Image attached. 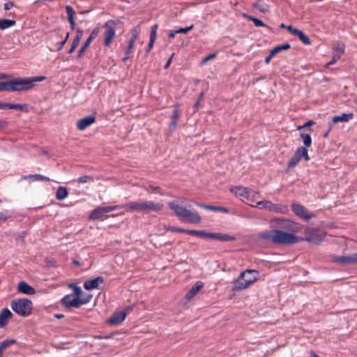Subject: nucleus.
Instances as JSON below:
<instances>
[{
	"label": "nucleus",
	"mask_w": 357,
	"mask_h": 357,
	"mask_svg": "<svg viewBox=\"0 0 357 357\" xmlns=\"http://www.w3.org/2000/svg\"><path fill=\"white\" fill-rule=\"evenodd\" d=\"M274 56L275 55H272V52H271L270 54L265 59L266 63H268Z\"/></svg>",
	"instance_id": "bf43d9fd"
},
{
	"label": "nucleus",
	"mask_w": 357,
	"mask_h": 357,
	"mask_svg": "<svg viewBox=\"0 0 357 357\" xmlns=\"http://www.w3.org/2000/svg\"><path fill=\"white\" fill-rule=\"evenodd\" d=\"M271 222L275 223L280 228L288 230L289 232L296 233L301 229L300 224L294 222L288 219H274Z\"/></svg>",
	"instance_id": "9d476101"
},
{
	"label": "nucleus",
	"mask_w": 357,
	"mask_h": 357,
	"mask_svg": "<svg viewBox=\"0 0 357 357\" xmlns=\"http://www.w3.org/2000/svg\"><path fill=\"white\" fill-rule=\"evenodd\" d=\"M301 137L303 139V144L305 147H300L296 150L294 157L289 162V167H294L302 158H304L305 160H310L306 147H309L311 145V137L309 134H304L303 132H301Z\"/></svg>",
	"instance_id": "423d86ee"
},
{
	"label": "nucleus",
	"mask_w": 357,
	"mask_h": 357,
	"mask_svg": "<svg viewBox=\"0 0 357 357\" xmlns=\"http://www.w3.org/2000/svg\"><path fill=\"white\" fill-rule=\"evenodd\" d=\"M259 278V273L256 270L247 269L243 271L233 284V291H241L247 289Z\"/></svg>",
	"instance_id": "20e7f679"
},
{
	"label": "nucleus",
	"mask_w": 357,
	"mask_h": 357,
	"mask_svg": "<svg viewBox=\"0 0 357 357\" xmlns=\"http://www.w3.org/2000/svg\"><path fill=\"white\" fill-rule=\"evenodd\" d=\"M139 32H140V29H139V26L135 27L132 30V37H131V38L129 40L128 48H127V50L126 52V56L123 59V61L124 62H126V61L128 59L129 55H130V54L131 53V52H132V50L133 49L134 44L135 43L136 39L138 37V35H139Z\"/></svg>",
	"instance_id": "2eb2a0df"
},
{
	"label": "nucleus",
	"mask_w": 357,
	"mask_h": 357,
	"mask_svg": "<svg viewBox=\"0 0 357 357\" xmlns=\"http://www.w3.org/2000/svg\"><path fill=\"white\" fill-rule=\"evenodd\" d=\"M69 38V33H68L64 38L63 40H62L60 44H59V47H58V50H61L63 47L64 46V45L66 44V41L68 40Z\"/></svg>",
	"instance_id": "3c124183"
},
{
	"label": "nucleus",
	"mask_w": 357,
	"mask_h": 357,
	"mask_svg": "<svg viewBox=\"0 0 357 357\" xmlns=\"http://www.w3.org/2000/svg\"><path fill=\"white\" fill-rule=\"evenodd\" d=\"M292 210L298 216L304 220H309L311 218L312 215L309 213L306 209L301 205L294 204L292 205Z\"/></svg>",
	"instance_id": "6ab92c4d"
},
{
	"label": "nucleus",
	"mask_w": 357,
	"mask_h": 357,
	"mask_svg": "<svg viewBox=\"0 0 357 357\" xmlns=\"http://www.w3.org/2000/svg\"><path fill=\"white\" fill-rule=\"evenodd\" d=\"M250 206L283 214L287 213L288 211L287 206L282 204H273L270 201H259L256 202V204H250Z\"/></svg>",
	"instance_id": "6e6552de"
},
{
	"label": "nucleus",
	"mask_w": 357,
	"mask_h": 357,
	"mask_svg": "<svg viewBox=\"0 0 357 357\" xmlns=\"http://www.w3.org/2000/svg\"><path fill=\"white\" fill-rule=\"evenodd\" d=\"M11 309L17 314L26 317L31 314L33 303L28 298L13 300L10 303Z\"/></svg>",
	"instance_id": "0eeeda50"
},
{
	"label": "nucleus",
	"mask_w": 357,
	"mask_h": 357,
	"mask_svg": "<svg viewBox=\"0 0 357 357\" xmlns=\"http://www.w3.org/2000/svg\"><path fill=\"white\" fill-rule=\"evenodd\" d=\"M200 102H201V98H199V100H197V102L195 104V107H196V109L198 108V107H199V105L200 104Z\"/></svg>",
	"instance_id": "0e129e2a"
},
{
	"label": "nucleus",
	"mask_w": 357,
	"mask_h": 357,
	"mask_svg": "<svg viewBox=\"0 0 357 357\" xmlns=\"http://www.w3.org/2000/svg\"><path fill=\"white\" fill-rule=\"evenodd\" d=\"M66 10L68 14V19L74 18L73 15L75 14V11L72 6H66Z\"/></svg>",
	"instance_id": "79ce46f5"
},
{
	"label": "nucleus",
	"mask_w": 357,
	"mask_h": 357,
	"mask_svg": "<svg viewBox=\"0 0 357 357\" xmlns=\"http://www.w3.org/2000/svg\"><path fill=\"white\" fill-rule=\"evenodd\" d=\"M15 343V340H4L0 343V357L3 356V351L10 345Z\"/></svg>",
	"instance_id": "e433bc0d"
},
{
	"label": "nucleus",
	"mask_w": 357,
	"mask_h": 357,
	"mask_svg": "<svg viewBox=\"0 0 357 357\" xmlns=\"http://www.w3.org/2000/svg\"><path fill=\"white\" fill-rule=\"evenodd\" d=\"M16 22L9 19L0 20V29L4 30L8 29L15 24Z\"/></svg>",
	"instance_id": "2f4dec72"
},
{
	"label": "nucleus",
	"mask_w": 357,
	"mask_h": 357,
	"mask_svg": "<svg viewBox=\"0 0 357 357\" xmlns=\"http://www.w3.org/2000/svg\"><path fill=\"white\" fill-rule=\"evenodd\" d=\"M326 233L323 231L314 230V244H319L324 239Z\"/></svg>",
	"instance_id": "473e14b6"
},
{
	"label": "nucleus",
	"mask_w": 357,
	"mask_h": 357,
	"mask_svg": "<svg viewBox=\"0 0 357 357\" xmlns=\"http://www.w3.org/2000/svg\"><path fill=\"white\" fill-rule=\"evenodd\" d=\"M105 29L104 36V45L107 47H109L113 38L116 35L115 22L113 20H109L104 24Z\"/></svg>",
	"instance_id": "f8f14e48"
},
{
	"label": "nucleus",
	"mask_w": 357,
	"mask_h": 357,
	"mask_svg": "<svg viewBox=\"0 0 357 357\" xmlns=\"http://www.w3.org/2000/svg\"><path fill=\"white\" fill-rule=\"evenodd\" d=\"M204 284L201 281H197L190 289V291L186 294L185 298L188 299H191L193 298L199 291L203 287Z\"/></svg>",
	"instance_id": "393cba45"
},
{
	"label": "nucleus",
	"mask_w": 357,
	"mask_h": 357,
	"mask_svg": "<svg viewBox=\"0 0 357 357\" xmlns=\"http://www.w3.org/2000/svg\"><path fill=\"white\" fill-rule=\"evenodd\" d=\"M334 261L343 265L357 264V253L350 255L337 256L335 257Z\"/></svg>",
	"instance_id": "dca6fc26"
},
{
	"label": "nucleus",
	"mask_w": 357,
	"mask_h": 357,
	"mask_svg": "<svg viewBox=\"0 0 357 357\" xmlns=\"http://www.w3.org/2000/svg\"><path fill=\"white\" fill-rule=\"evenodd\" d=\"M174 56V54H172L171 57L167 61V63L165 66V69H167V68H168L169 67V66H170V64H171V63L172 61V58H173Z\"/></svg>",
	"instance_id": "13d9d810"
},
{
	"label": "nucleus",
	"mask_w": 357,
	"mask_h": 357,
	"mask_svg": "<svg viewBox=\"0 0 357 357\" xmlns=\"http://www.w3.org/2000/svg\"><path fill=\"white\" fill-rule=\"evenodd\" d=\"M68 195V190L66 187H59L56 193V198L57 200L61 201L65 199Z\"/></svg>",
	"instance_id": "c756f323"
},
{
	"label": "nucleus",
	"mask_w": 357,
	"mask_h": 357,
	"mask_svg": "<svg viewBox=\"0 0 357 357\" xmlns=\"http://www.w3.org/2000/svg\"><path fill=\"white\" fill-rule=\"evenodd\" d=\"M6 220H7V216L3 212H0V222L6 221Z\"/></svg>",
	"instance_id": "052dcab7"
},
{
	"label": "nucleus",
	"mask_w": 357,
	"mask_h": 357,
	"mask_svg": "<svg viewBox=\"0 0 357 357\" xmlns=\"http://www.w3.org/2000/svg\"><path fill=\"white\" fill-rule=\"evenodd\" d=\"M5 125V122L0 121V127H2Z\"/></svg>",
	"instance_id": "774afa93"
},
{
	"label": "nucleus",
	"mask_w": 357,
	"mask_h": 357,
	"mask_svg": "<svg viewBox=\"0 0 357 357\" xmlns=\"http://www.w3.org/2000/svg\"><path fill=\"white\" fill-rule=\"evenodd\" d=\"M82 34H83V31L82 30H80V29L77 30L76 36L74 38V40L72 43L71 47L68 50L69 54H72L75 51V50L78 47L80 40L82 37Z\"/></svg>",
	"instance_id": "cd10ccee"
},
{
	"label": "nucleus",
	"mask_w": 357,
	"mask_h": 357,
	"mask_svg": "<svg viewBox=\"0 0 357 357\" xmlns=\"http://www.w3.org/2000/svg\"><path fill=\"white\" fill-rule=\"evenodd\" d=\"M196 206L203 208L208 209V210L214 211H221V212H225V213H227L229 211L228 209L226 208L205 205L203 204L197 203Z\"/></svg>",
	"instance_id": "7c9ffc66"
},
{
	"label": "nucleus",
	"mask_w": 357,
	"mask_h": 357,
	"mask_svg": "<svg viewBox=\"0 0 357 357\" xmlns=\"http://www.w3.org/2000/svg\"><path fill=\"white\" fill-rule=\"evenodd\" d=\"M27 179H31L32 181H49L50 180V178H48L45 176L41 175V174H29V175L22 176L20 178V181H22L27 180Z\"/></svg>",
	"instance_id": "bb28decb"
},
{
	"label": "nucleus",
	"mask_w": 357,
	"mask_h": 357,
	"mask_svg": "<svg viewBox=\"0 0 357 357\" xmlns=\"http://www.w3.org/2000/svg\"><path fill=\"white\" fill-rule=\"evenodd\" d=\"M178 118H179V112H178V108H177V107H176V108L173 110L172 119H173L178 120Z\"/></svg>",
	"instance_id": "603ef678"
},
{
	"label": "nucleus",
	"mask_w": 357,
	"mask_h": 357,
	"mask_svg": "<svg viewBox=\"0 0 357 357\" xmlns=\"http://www.w3.org/2000/svg\"><path fill=\"white\" fill-rule=\"evenodd\" d=\"M0 109H9V103L7 102H0Z\"/></svg>",
	"instance_id": "4d7b16f0"
},
{
	"label": "nucleus",
	"mask_w": 357,
	"mask_h": 357,
	"mask_svg": "<svg viewBox=\"0 0 357 357\" xmlns=\"http://www.w3.org/2000/svg\"><path fill=\"white\" fill-rule=\"evenodd\" d=\"M10 80L6 82H0V91L10 92Z\"/></svg>",
	"instance_id": "58836bf2"
},
{
	"label": "nucleus",
	"mask_w": 357,
	"mask_h": 357,
	"mask_svg": "<svg viewBox=\"0 0 357 357\" xmlns=\"http://www.w3.org/2000/svg\"><path fill=\"white\" fill-rule=\"evenodd\" d=\"M250 19L251 21L253 22V23L255 24V25L256 26H265V24L261 20H259L258 18H256L254 17H250Z\"/></svg>",
	"instance_id": "37998d69"
},
{
	"label": "nucleus",
	"mask_w": 357,
	"mask_h": 357,
	"mask_svg": "<svg viewBox=\"0 0 357 357\" xmlns=\"http://www.w3.org/2000/svg\"><path fill=\"white\" fill-rule=\"evenodd\" d=\"M186 234H191V235H196L202 237H206V232H204L203 231H198V230H187Z\"/></svg>",
	"instance_id": "a19ab883"
},
{
	"label": "nucleus",
	"mask_w": 357,
	"mask_h": 357,
	"mask_svg": "<svg viewBox=\"0 0 357 357\" xmlns=\"http://www.w3.org/2000/svg\"><path fill=\"white\" fill-rule=\"evenodd\" d=\"M312 125V120L308 121L306 123H305L303 126H298L297 129L300 130L303 128L309 127Z\"/></svg>",
	"instance_id": "5fc2aeb1"
},
{
	"label": "nucleus",
	"mask_w": 357,
	"mask_h": 357,
	"mask_svg": "<svg viewBox=\"0 0 357 357\" xmlns=\"http://www.w3.org/2000/svg\"><path fill=\"white\" fill-rule=\"evenodd\" d=\"M259 237L278 245H291L303 240V238L296 236L294 233L286 232L281 229L264 231L259 234Z\"/></svg>",
	"instance_id": "f257e3e1"
},
{
	"label": "nucleus",
	"mask_w": 357,
	"mask_h": 357,
	"mask_svg": "<svg viewBox=\"0 0 357 357\" xmlns=\"http://www.w3.org/2000/svg\"><path fill=\"white\" fill-rule=\"evenodd\" d=\"M155 40V38L150 37L149 43L148 48H147V50H146L147 53H149L151 51V50L152 49Z\"/></svg>",
	"instance_id": "09e8293b"
},
{
	"label": "nucleus",
	"mask_w": 357,
	"mask_h": 357,
	"mask_svg": "<svg viewBox=\"0 0 357 357\" xmlns=\"http://www.w3.org/2000/svg\"><path fill=\"white\" fill-rule=\"evenodd\" d=\"M215 56L216 55L215 54L208 55L206 57L204 58L203 63H206V61L214 59Z\"/></svg>",
	"instance_id": "6e6d98bb"
},
{
	"label": "nucleus",
	"mask_w": 357,
	"mask_h": 357,
	"mask_svg": "<svg viewBox=\"0 0 357 357\" xmlns=\"http://www.w3.org/2000/svg\"><path fill=\"white\" fill-rule=\"evenodd\" d=\"M68 21L70 24L72 29H74L75 26V22L74 18L68 19Z\"/></svg>",
	"instance_id": "680f3d73"
},
{
	"label": "nucleus",
	"mask_w": 357,
	"mask_h": 357,
	"mask_svg": "<svg viewBox=\"0 0 357 357\" xmlns=\"http://www.w3.org/2000/svg\"><path fill=\"white\" fill-rule=\"evenodd\" d=\"M17 291L26 295H33L36 293L34 288L24 281H21L18 283Z\"/></svg>",
	"instance_id": "aec40b11"
},
{
	"label": "nucleus",
	"mask_w": 357,
	"mask_h": 357,
	"mask_svg": "<svg viewBox=\"0 0 357 357\" xmlns=\"http://www.w3.org/2000/svg\"><path fill=\"white\" fill-rule=\"evenodd\" d=\"M168 230H169L171 231L182 232V233H185V234H186V231H187V229L178 228V227H171V228H169Z\"/></svg>",
	"instance_id": "8fccbe9b"
},
{
	"label": "nucleus",
	"mask_w": 357,
	"mask_h": 357,
	"mask_svg": "<svg viewBox=\"0 0 357 357\" xmlns=\"http://www.w3.org/2000/svg\"><path fill=\"white\" fill-rule=\"evenodd\" d=\"M157 29H158V24H154L151 28V32L150 37L156 38Z\"/></svg>",
	"instance_id": "a18cd8bd"
},
{
	"label": "nucleus",
	"mask_w": 357,
	"mask_h": 357,
	"mask_svg": "<svg viewBox=\"0 0 357 357\" xmlns=\"http://www.w3.org/2000/svg\"><path fill=\"white\" fill-rule=\"evenodd\" d=\"M54 317H55L56 318H57V319H61V318H63L64 316H63V314H56L54 315Z\"/></svg>",
	"instance_id": "338daca9"
},
{
	"label": "nucleus",
	"mask_w": 357,
	"mask_h": 357,
	"mask_svg": "<svg viewBox=\"0 0 357 357\" xmlns=\"http://www.w3.org/2000/svg\"><path fill=\"white\" fill-rule=\"evenodd\" d=\"M119 208H123V206H121V205L99 206L92 211L89 215V219L91 220H98L103 217L106 213H110Z\"/></svg>",
	"instance_id": "9b49d317"
},
{
	"label": "nucleus",
	"mask_w": 357,
	"mask_h": 357,
	"mask_svg": "<svg viewBox=\"0 0 357 357\" xmlns=\"http://www.w3.org/2000/svg\"><path fill=\"white\" fill-rule=\"evenodd\" d=\"M99 33V28L96 27L95 28L92 32L91 33V35L87 38V40L85 41L84 45L82 46L80 50H79L77 58L80 59L83 54H84L86 48L90 45L91 41L97 36V35Z\"/></svg>",
	"instance_id": "f3484780"
},
{
	"label": "nucleus",
	"mask_w": 357,
	"mask_h": 357,
	"mask_svg": "<svg viewBox=\"0 0 357 357\" xmlns=\"http://www.w3.org/2000/svg\"><path fill=\"white\" fill-rule=\"evenodd\" d=\"M12 316V312L8 308L3 309L0 313V328L7 325L8 319H10Z\"/></svg>",
	"instance_id": "b1692460"
},
{
	"label": "nucleus",
	"mask_w": 357,
	"mask_h": 357,
	"mask_svg": "<svg viewBox=\"0 0 357 357\" xmlns=\"http://www.w3.org/2000/svg\"><path fill=\"white\" fill-rule=\"evenodd\" d=\"M123 208L142 213L157 212L163 208V204L153 201L139 200L121 205Z\"/></svg>",
	"instance_id": "39448f33"
},
{
	"label": "nucleus",
	"mask_w": 357,
	"mask_h": 357,
	"mask_svg": "<svg viewBox=\"0 0 357 357\" xmlns=\"http://www.w3.org/2000/svg\"><path fill=\"white\" fill-rule=\"evenodd\" d=\"M4 9L6 10H8L11 9L13 7V2H7L3 4Z\"/></svg>",
	"instance_id": "864d4df0"
},
{
	"label": "nucleus",
	"mask_w": 357,
	"mask_h": 357,
	"mask_svg": "<svg viewBox=\"0 0 357 357\" xmlns=\"http://www.w3.org/2000/svg\"><path fill=\"white\" fill-rule=\"evenodd\" d=\"M126 317V313L124 312H117L113 314V315L108 320V323L112 325H118L123 322Z\"/></svg>",
	"instance_id": "5701e85b"
},
{
	"label": "nucleus",
	"mask_w": 357,
	"mask_h": 357,
	"mask_svg": "<svg viewBox=\"0 0 357 357\" xmlns=\"http://www.w3.org/2000/svg\"><path fill=\"white\" fill-rule=\"evenodd\" d=\"M91 298V295H87L86 298H78L72 294H68L62 298L61 302L66 307L78 308L81 305L89 303Z\"/></svg>",
	"instance_id": "1a4fd4ad"
},
{
	"label": "nucleus",
	"mask_w": 357,
	"mask_h": 357,
	"mask_svg": "<svg viewBox=\"0 0 357 357\" xmlns=\"http://www.w3.org/2000/svg\"><path fill=\"white\" fill-rule=\"evenodd\" d=\"M193 28V25H191L190 26H187V27H185V28H180L178 29H177L176 31V33H188L190 30H191Z\"/></svg>",
	"instance_id": "c03bdc74"
},
{
	"label": "nucleus",
	"mask_w": 357,
	"mask_h": 357,
	"mask_svg": "<svg viewBox=\"0 0 357 357\" xmlns=\"http://www.w3.org/2000/svg\"><path fill=\"white\" fill-rule=\"evenodd\" d=\"M96 121V117L94 116H88L79 119L77 122V128L79 130H84L87 127L93 124Z\"/></svg>",
	"instance_id": "a211bd4d"
},
{
	"label": "nucleus",
	"mask_w": 357,
	"mask_h": 357,
	"mask_svg": "<svg viewBox=\"0 0 357 357\" xmlns=\"http://www.w3.org/2000/svg\"><path fill=\"white\" fill-rule=\"evenodd\" d=\"M70 287L74 291V295H73L74 296L78 297V298H86L87 295L84 296L82 294V289L79 287H78L74 284H70Z\"/></svg>",
	"instance_id": "f704fd0d"
},
{
	"label": "nucleus",
	"mask_w": 357,
	"mask_h": 357,
	"mask_svg": "<svg viewBox=\"0 0 357 357\" xmlns=\"http://www.w3.org/2000/svg\"><path fill=\"white\" fill-rule=\"evenodd\" d=\"M295 36H297L305 45H310V39L301 30L298 29Z\"/></svg>",
	"instance_id": "72a5a7b5"
},
{
	"label": "nucleus",
	"mask_w": 357,
	"mask_h": 357,
	"mask_svg": "<svg viewBox=\"0 0 357 357\" xmlns=\"http://www.w3.org/2000/svg\"><path fill=\"white\" fill-rule=\"evenodd\" d=\"M8 75L5 73H0V79H6L8 78Z\"/></svg>",
	"instance_id": "e2e57ef3"
},
{
	"label": "nucleus",
	"mask_w": 357,
	"mask_h": 357,
	"mask_svg": "<svg viewBox=\"0 0 357 357\" xmlns=\"http://www.w3.org/2000/svg\"><path fill=\"white\" fill-rule=\"evenodd\" d=\"M168 206L181 221L192 224L200 223L202 219L198 212L186 208L183 200L177 199L170 202Z\"/></svg>",
	"instance_id": "f03ea898"
},
{
	"label": "nucleus",
	"mask_w": 357,
	"mask_h": 357,
	"mask_svg": "<svg viewBox=\"0 0 357 357\" xmlns=\"http://www.w3.org/2000/svg\"><path fill=\"white\" fill-rule=\"evenodd\" d=\"M260 197V193L258 191H255L250 189L249 196L246 199V202L250 206V204H256V200Z\"/></svg>",
	"instance_id": "c85d7f7f"
},
{
	"label": "nucleus",
	"mask_w": 357,
	"mask_h": 357,
	"mask_svg": "<svg viewBox=\"0 0 357 357\" xmlns=\"http://www.w3.org/2000/svg\"><path fill=\"white\" fill-rule=\"evenodd\" d=\"M354 118L353 113H343L333 117V122L336 123L339 122H348Z\"/></svg>",
	"instance_id": "a878e982"
},
{
	"label": "nucleus",
	"mask_w": 357,
	"mask_h": 357,
	"mask_svg": "<svg viewBox=\"0 0 357 357\" xmlns=\"http://www.w3.org/2000/svg\"><path fill=\"white\" fill-rule=\"evenodd\" d=\"M27 107H28L27 104L20 105V104L9 103V109H20V110H24V111L28 112Z\"/></svg>",
	"instance_id": "4c0bfd02"
},
{
	"label": "nucleus",
	"mask_w": 357,
	"mask_h": 357,
	"mask_svg": "<svg viewBox=\"0 0 357 357\" xmlns=\"http://www.w3.org/2000/svg\"><path fill=\"white\" fill-rule=\"evenodd\" d=\"M45 76L30 77H18L10 80V92H20L31 90L35 86L36 82L45 80Z\"/></svg>",
	"instance_id": "7ed1b4c3"
},
{
	"label": "nucleus",
	"mask_w": 357,
	"mask_h": 357,
	"mask_svg": "<svg viewBox=\"0 0 357 357\" xmlns=\"http://www.w3.org/2000/svg\"><path fill=\"white\" fill-rule=\"evenodd\" d=\"M206 237L220 241H230L235 239L232 236L222 233H207Z\"/></svg>",
	"instance_id": "4be33fe9"
},
{
	"label": "nucleus",
	"mask_w": 357,
	"mask_h": 357,
	"mask_svg": "<svg viewBox=\"0 0 357 357\" xmlns=\"http://www.w3.org/2000/svg\"><path fill=\"white\" fill-rule=\"evenodd\" d=\"M77 181L78 183H87V182L93 181V178L91 176L84 175V176L79 177Z\"/></svg>",
	"instance_id": "ea45409f"
},
{
	"label": "nucleus",
	"mask_w": 357,
	"mask_h": 357,
	"mask_svg": "<svg viewBox=\"0 0 357 357\" xmlns=\"http://www.w3.org/2000/svg\"><path fill=\"white\" fill-rule=\"evenodd\" d=\"M344 52V45L342 43H336L333 47V59L326 64V67L335 63L342 56Z\"/></svg>",
	"instance_id": "ddd939ff"
},
{
	"label": "nucleus",
	"mask_w": 357,
	"mask_h": 357,
	"mask_svg": "<svg viewBox=\"0 0 357 357\" xmlns=\"http://www.w3.org/2000/svg\"><path fill=\"white\" fill-rule=\"evenodd\" d=\"M102 277H97L93 280L86 281L84 284V287L86 290H93L97 289L100 284L103 282Z\"/></svg>",
	"instance_id": "412c9836"
},
{
	"label": "nucleus",
	"mask_w": 357,
	"mask_h": 357,
	"mask_svg": "<svg viewBox=\"0 0 357 357\" xmlns=\"http://www.w3.org/2000/svg\"><path fill=\"white\" fill-rule=\"evenodd\" d=\"M250 188L243 186H234L230 188V191L237 197L245 202L248 196H249Z\"/></svg>",
	"instance_id": "4468645a"
},
{
	"label": "nucleus",
	"mask_w": 357,
	"mask_h": 357,
	"mask_svg": "<svg viewBox=\"0 0 357 357\" xmlns=\"http://www.w3.org/2000/svg\"><path fill=\"white\" fill-rule=\"evenodd\" d=\"M289 48L290 45L284 44L276 46L271 52H272V55H276L277 54L281 52L282 51L289 50Z\"/></svg>",
	"instance_id": "c9c22d12"
},
{
	"label": "nucleus",
	"mask_w": 357,
	"mask_h": 357,
	"mask_svg": "<svg viewBox=\"0 0 357 357\" xmlns=\"http://www.w3.org/2000/svg\"><path fill=\"white\" fill-rule=\"evenodd\" d=\"M177 121L178 120L172 119L171 123L169 124V130L171 131H174L176 129L177 126Z\"/></svg>",
	"instance_id": "49530a36"
},
{
	"label": "nucleus",
	"mask_w": 357,
	"mask_h": 357,
	"mask_svg": "<svg viewBox=\"0 0 357 357\" xmlns=\"http://www.w3.org/2000/svg\"><path fill=\"white\" fill-rule=\"evenodd\" d=\"M287 29L294 36H296L298 29L294 28L291 25L287 26Z\"/></svg>",
	"instance_id": "de8ad7c7"
},
{
	"label": "nucleus",
	"mask_w": 357,
	"mask_h": 357,
	"mask_svg": "<svg viewBox=\"0 0 357 357\" xmlns=\"http://www.w3.org/2000/svg\"><path fill=\"white\" fill-rule=\"evenodd\" d=\"M178 33H176V31L174 32H170L169 33L168 36L170 38H174L176 34H177Z\"/></svg>",
	"instance_id": "69168bd1"
}]
</instances>
